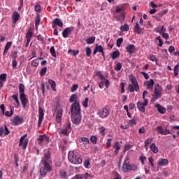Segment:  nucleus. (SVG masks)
I'll return each mask as SVG.
<instances>
[{"label": "nucleus", "instance_id": "nucleus-15", "mask_svg": "<svg viewBox=\"0 0 179 179\" xmlns=\"http://www.w3.org/2000/svg\"><path fill=\"white\" fill-rule=\"evenodd\" d=\"M126 50L129 55H133L136 50V47L133 44H130L127 46Z\"/></svg>", "mask_w": 179, "mask_h": 179}, {"label": "nucleus", "instance_id": "nucleus-5", "mask_svg": "<svg viewBox=\"0 0 179 179\" xmlns=\"http://www.w3.org/2000/svg\"><path fill=\"white\" fill-rule=\"evenodd\" d=\"M130 82H131V84H129V92L130 93H134L135 91L138 92L140 87L136 78L134 76L130 78Z\"/></svg>", "mask_w": 179, "mask_h": 179}, {"label": "nucleus", "instance_id": "nucleus-11", "mask_svg": "<svg viewBox=\"0 0 179 179\" xmlns=\"http://www.w3.org/2000/svg\"><path fill=\"white\" fill-rule=\"evenodd\" d=\"M148 100H144V102L142 103L141 101L137 102V109H138L139 111L142 113L145 112V106H148Z\"/></svg>", "mask_w": 179, "mask_h": 179}, {"label": "nucleus", "instance_id": "nucleus-39", "mask_svg": "<svg viewBox=\"0 0 179 179\" xmlns=\"http://www.w3.org/2000/svg\"><path fill=\"white\" fill-rule=\"evenodd\" d=\"M95 41V37H90L86 39V43L87 44H93Z\"/></svg>", "mask_w": 179, "mask_h": 179}, {"label": "nucleus", "instance_id": "nucleus-21", "mask_svg": "<svg viewBox=\"0 0 179 179\" xmlns=\"http://www.w3.org/2000/svg\"><path fill=\"white\" fill-rule=\"evenodd\" d=\"M157 129V132L162 135H167L168 134H170L169 131H165L162 126H158Z\"/></svg>", "mask_w": 179, "mask_h": 179}, {"label": "nucleus", "instance_id": "nucleus-8", "mask_svg": "<svg viewBox=\"0 0 179 179\" xmlns=\"http://www.w3.org/2000/svg\"><path fill=\"white\" fill-rule=\"evenodd\" d=\"M97 115L102 119L106 118L110 115V110L107 108H102L98 110Z\"/></svg>", "mask_w": 179, "mask_h": 179}, {"label": "nucleus", "instance_id": "nucleus-56", "mask_svg": "<svg viewBox=\"0 0 179 179\" xmlns=\"http://www.w3.org/2000/svg\"><path fill=\"white\" fill-rule=\"evenodd\" d=\"M136 120L135 119H133V120H129V125H130V126H134V125H136Z\"/></svg>", "mask_w": 179, "mask_h": 179}, {"label": "nucleus", "instance_id": "nucleus-57", "mask_svg": "<svg viewBox=\"0 0 179 179\" xmlns=\"http://www.w3.org/2000/svg\"><path fill=\"white\" fill-rule=\"evenodd\" d=\"M122 43H123V38H120L117 40V45L118 48H120Z\"/></svg>", "mask_w": 179, "mask_h": 179}, {"label": "nucleus", "instance_id": "nucleus-13", "mask_svg": "<svg viewBox=\"0 0 179 179\" xmlns=\"http://www.w3.org/2000/svg\"><path fill=\"white\" fill-rule=\"evenodd\" d=\"M27 136V134H25L22 136H21V138L20 140V145L19 146H21V148H22V149L24 150L28 145L29 141L27 139L24 138Z\"/></svg>", "mask_w": 179, "mask_h": 179}, {"label": "nucleus", "instance_id": "nucleus-29", "mask_svg": "<svg viewBox=\"0 0 179 179\" xmlns=\"http://www.w3.org/2000/svg\"><path fill=\"white\" fill-rule=\"evenodd\" d=\"M150 149L151 152H153L154 153H158L159 152V149L155 143H152V145L150 147Z\"/></svg>", "mask_w": 179, "mask_h": 179}, {"label": "nucleus", "instance_id": "nucleus-52", "mask_svg": "<svg viewBox=\"0 0 179 179\" xmlns=\"http://www.w3.org/2000/svg\"><path fill=\"white\" fill-rule=\"evenodd\" d=\"M169 12L168 9H165L162 10L159 13H158V15L159 17H163L164 15H166Z\"/></svg>", "mask_w": 179, "mask_h": 179}, {"label": "nucleus", "instance_id": "nucleus-6", "mask_svg": "<svg viewBox=\"0 0 179 179\" xmlns=\"http://www.w3.org/2000/svg\"><path fill=\"white\" fill-rule=\"evenodd\" d=\"M129 158L127 157L125 160L123 166L122 168L124 173H127L129 171H136L138 169L137 166L135 164H129Z\"/></svg>", "mask_w": 179, "mask_h": 179}, {"label": "nucleus", "instance_id": "nucleus-20", "mask_svg": "<svg viewBox=\"0 0 179 179\" xmlns=\"http://www.w3.org/2000/svg\"><path fill=\"white\" fill-rule=\"evenodd\" d=\"M13 23H17V22L20 20V15L18 13V12L15 11L13 13V16H12Z\"/></svg>", "mask_w": 179, "mask_h": 179}, {"label": "nucleus", "instance_id": "nucleus-48", "mask_svg": "<svg viewBox=\"0 0 179 179\" xmlns=\"http://www.w3.org/2000/svg\"><path fill=\"white\" fill-rule=\"evenodd\" d=\"M91 142L93 143V145H96L97 143V137L95 136H92L90 138Z\"/></svg>", "mask_w": 179, "mask_h": 179}, {"label": "nucleus", "instance_id": "nucleus-9", "mask_svg": "<svg viewBox=\"0 0 179 179\" xmlns=\"http://www.w3.org/2000/svg\"><path fill=\"white\" fill-rule=\"evenodd\" d=\"M72 131V127H71V122H67L64 125V127L60 131V134H62L65 136H69V134Z\"/></svg>", "mask_w": 179, "mask_h": 179}, {"label": "nucleus", "instance_id": "nucleus-49", "mask_svg": "<svg viewBox=\"0 0 179 179\" xmlns=\"http://www.w3.org/2000/svg\"><path fill=\"white\" fill-rule=\"evenodd\" d=\"M7 74L6 73H2L0 76V80L3 82L6 81Z\"/></svg>", "mask_w": 179, "mask_h": 179}, {"label": "nucleus", "instance_id": "nucleus-23", "mask_svg": "<svg viewBox=\"0 0 179 179\" xmlns=\"http://www.w3.org/2000/svg\"><path fill=\"white\" fill-rule=\"evenodd\" d=\"M13 43L12 42H8L5 46V50L3 51V57H6L8 51L10 50V48H11Z\"/></svg>", "mask_w": 179, "mask_h": 179}, {"label": "nucleus", "instance_id": "nucleus-51", "mask_svg": "<svg viewBox=\"0 0 179 179\" xmlns=\"http://www.w3.org/2000/svg\"><path fill=\"white\" fill-rule=\"evenodd\" d=\"M147 159V157L145 156H140L139 157V161L141 162L142 165H144L145 161Z\"/></svg>", "mask_w": 179, "mask_h": 179}, {"label": "nucleus", "instance_id": "nucleus-14", "mask_svg": "<svg viewBox=\"0 0 179 179\" xmlns=\"http://www.w3.org/2000/svg\"><path fill=\"white\" fill-rule=\"evenodd\" d=\"M169 164V161L168 159H159L157 162L158 166H166Z\"/></svg>", "mask_w": 179, "mask_h": 179}, {"label": "nucleus", "instance_id": "nucleus-43", "mask_svg": "<svg viewBox=\"0 0 179 179\" xmlns=\"http://www.w3.org/2000/svg\"><path fill=\"white\" fill-rule=\"evenodd\" d=\"M47 70H48L47 67H43L40 71L41 76H44L47 73Z\"/></svg>", "mask_w": 179, "mask_h": 179}, {"label": "nucleus", "instance_id": "nucleus-41", "mask_svg": "<svg viewBox=\"0 0 179 179\" xmlns=\"http://www.w3.org/2000/svg\"><path fill=\"white\" fill-rule=\"evenodd\" d=\"M120 29L122 31H127L129 30V27L127 24H125L124 25H122L121 27H120Z\"/></svg>", "mask_w": 179, "mask_h": 179}, {"label": "nucleus", "instance_id": "nucleus-24", "mask_svg": "<svg viewBox=\"0 0 179 179\" xmlns=\"http://www.w3.org/2000/svg\"><path fill=\"white\" fill-rule=\"evenodd\" d=\"M114 149H115V155H117L120 149H121V145L119 141L116 142L115 144L113 146Z\"/></svg>", "mask_w": 179, "mask_h": 179}, {"label": "nucleus", "instance_id": "nucleus-59", "mask_svg": "<svg viewBox=\"0 0 179 179\" xmlns=\"http://www.w3.org/2000/svg\"><path fill=\"white\" fill-rule=\"evenodd\" d=\"M91 53H92V50H91L90 48H89V47L86 48V55H87V57H89L90 56Z\"/></svg>", "mask_w": 179, "mask_h": 179}, {"label": "nucleus", "instance_id": "nucleus-22", "mask_svg": "<svg viewBox=\"0 0 179 179\" xmlns=\"http://www.w3.org/2000/svg\"><path fill=\"white\" fill-rule=\"evenodd\" d=\"M155 108H157L158 112L161 114H164L166 112V109L162 107L160 104H156Z\"/></svg>", "mask_w": 179, "mask_h": 179}, {"label": "nucleus", "instance_id": "nucleus-19", "mask_svg": "<svg viewBox=\"0 0 179 179\" xmlns=\"http://www.w3.org/2000/svg\"><path fill=\"white\" fill-rule=\"evenodd\" d=\"M48 83L51 86V89L52 91L54 92H57V83L55 80H52V79H48Z\"/></svg>", "mask_w": 179, "mask_h": 179}, {"label": "nucleus", "instance_id": "nucleus-55", "mask_svg": "<svg viewBox=\"0 0 179 179\" xmlns=\"http://www.w3.org/2000/svg\"><path fill=\"white\" fill-rule=\"evenodd\" d=\"M122 68V64L120 62H118L115 69V71H120Z\"/></svg>", "mask_w": 179, "mask_h": 179}, {"label": "nucleus", "instance_id": "nucleus-64", "mask_svg": "<svg viewBox=\"0 0 179 179\" xmlns=\"http://www.w3.org/2000/svg\"><path fill=\"white\" fill-rule=\"evenodd\" d=\"M10 134V131L8 130V127L5 126V129H4V135L7 136Z\"/></svg>", "mask_w": 179, "mask_h": 179}, {"label": "nucleus", "instance_id": "nucleus-47", "mask_svg": "<svg viewBox=\"0 0 179 179\" xmlns=\"http://www.w3.org/2000/svg\"><path fill=\"white\" fill-rule=\"evenodd\" d=\"M79 87V85H78V84H73L71 87V92L72 93L76 92V90H78V87Z\"/></svg>", "mask_w": 179, "mask_h": 179}, {"label": "nucleus", "instance_id": "nucleus-36", "mask_svg": "<svg viewBox=\"0 0 179 179\" xmlns=\"http://www.w3.org/2000/svg\"><path fill=\"white\" fill-rule=\"evenodd\" d=\"M50 52L53 57L57 58V54L54 46L50 48Z\"/></svg>", "mask_w": 179, "mask_h": 179}, {"label": "nucleus", "instance_id": "nucleus-40", "mask_svg": "<svg viewBox=\"0 0 179 179\" xmlns=\"http://www.w3.org/2000/svg\"><path fill=\"white\" fill-rule=\"evenodd\" d=\"M156 40H157L159 41V44H158V46L162 48L163 45H164V41L162 39L161 36H157L156 38Z\"/></svg>", "mask_w": 179, "mask_h": 179}, {"label": "nucleus", "instance_id": "nucleus-50", "mask_svg": "<svg viewBox=\"0 0 179 179\" xmlns=\"http://www.w3.org/2000/svg\"><path fill=\"white\" fill-rule=\"evenodd\" d=\"M150 59L151 62H157L158 61L156 55H150Z\"/></svg>", "mask_w": 179, "mask_h": 179}, {"label": "nucleus", "instance_id": "nucleus-10", "mask_svg": "<svg viewBox=\"0 0 179 179\" xmlns=\"http://www.w3.org/2000/svg\"><path fill=\"white\" fill-rule=\"evenodd\" d=\"M44 110L41 106L38 107V127H40L41 126V124L44 120Z\"/></svg>", "mask_w": 179, "mask_h": 179}, {"label": "nucleus", "instance_id": "nucleus-7", "mask_svg": "<svg viewBox=\"0 0 179 179\" xmlns=\"http://www.w3.org/2000/svg\"><path fill=\"white\" fill-rule=\"evenodd\" d=\"M162 90H163V88L159 84H157L155 86L154 94L152 95L155 100H157L158 99L162 97Z\"/></svg>", "mask_w": 179, "mask_h": 179}, {"label": "nucleus", "instance_id": "nucleus-33", "mask_svg": "<svg viewBox=\"0 0 179 179\" xmlns=\"http://www.w3.org/2000/svg\"><path fill=\"white\" fill-rule=\"evenodd\" d=\"M119 57H120V52H119V50H116V51L113 52L112 55H111V58L113 60L116 59Z\"/></svg>", "mask_w": 179, "mask_h": 179}, {"label": "nucleus", "instance_id": "nucleus-63", "mask_svg": "<svg viewBox=\"0 0 179 179\" xmlns=\"http://www.w3.org/2000/svg\"><path fill=\"white\" fill-rule=\"evenodd\" d=\"M73 179H83V175L77 174L73 178Z\"/></svg>", "mask_w": 179, "mask_h": 179}, {"label": "nucleus", "instance_id": "nucleus-35", "mask_svg": "<svg viewBox=\"0 0 179 179\" xmlns=\"http://www.w3.org/2000/svg\"><path fill=\"white\" fill-rule=\"evenodd\" d=\"M173 72H174V76H178V74H179V63H178L175 67H174V69H173Z\"/></svg>", "mask_w": 179, "mask_h": 179}, {"label": "nucleus", "instance_id": "nucleus-16", "mask_svg": "<svg viewBox=\"0 0 179 179\" xmlns=\"http://www.w3.org/2000/svg\"><path fill=\"white\" fill-rule=\"evenodd\" d=\"M23 122H24L23 118L20 117L19 116H16L13 119L12 124L17 126V125L21 124L22 123H23Z\"/></svg>", "mask_w": 179, "mask_h": 179}, {"label": "nucleus", "instance_id": "nucleus-45", "mask_svg": "<svg viewBox=\"0 0 179 179\" xmlns=\"http://www.w3.org/2000/svg\"><path fill=\"white\" fill-rule=\"evenodd\" d=\"M62 116H63V110H62V109L58 110H57V114H56V117L62 119Z\"/></svg>", "mask_w": 179, "mask_h": 179}, {"label": "nucleus", "instance_id": "nucleus-17", "mask_svg": "<svg viewBox=\"0 0 179 179\" xmlns=\"http://www.w3.org/2000/svg\"><path fill=\"white\" fill-rule=\"evenodd\" d=\"M155 85V81L153 79H150L149 81H147L144 83V85L146 86L148 90H153V87Z\"/></svg>", "mask_w": 179, "mask_h": 179}, {"label": "nucleus", "instance_id": "nucleus-42", "mask_svg": "<svg viewBox=\"0 0 179 179\" xmlns=\"http://www.w3.org/2000/svg\"><path fill=\"white\" fill-rule=\"evenodd\" d=\"M39 65V62L37 59L32 60L31 66L32 67H38Z\"/></svg>", "mask_w": 179, "mask_h": 179}, {"label": "nucleus", "instance_id": "nucleus-2", "mask_svg": "<svg viewBox=\"0 0 179 179\" xmlns=\"http://www.w3.org/2000/svg\"><path fill=\"white\" fill-rule=\"evenodd\" d=\"M71 120L73 124H79L82 122L80 115V103H73L71 106Z\"/></svg>", "mask_w": 179, "mask_h": 179}, {"label": "nucleus", "instance_id": "nucleus-18", "mask_svg": "<svg viewBox=\"0 0 179 179\" xmlns=\"http://www.w3.org/2000/svg\"><path fill=\"white\" fill-rule=\"evenodd\" d=\"M37 141L39 145H41V143L43 142V141H45V142H49V137L45 136V135H43V136H40L38 137V138L37 139Z\"/></svg>", "mask_w": 179, "mask_h": 179}, {"label": "nucleus", "instance_id": "nucleus-3", "mask_svg": "<svg viewBox=\"0 0 179 179\" xmlns=\"http://www.w3.org/2000/svg\"><path fill=\"white\" fill-rule=\"evenodd\" d=\"M68 159L73 164L78 165L82 164V157L76 150L69 151Z\"/></svg>", "mask_w": 179, "mask_h": 179}, {"label": "nucleus", "instance_id": "nucleus-58", "mask_svg": "<svg viewBox=\"0 0 179 179\" xmlns=\"http://www.w3.org/2000/svg\"><path fill=\"white\" fill-rule=\"evenodd\" d=\"M12 98L15 100V101L16 102V103H17V105L20 104V101H19V99H18V95H13V96H12Z\"/></svg>", "mask_w": 179, "mask_h": 179}, {"label": "nucleus", "instance_id": "nucleus-37", "mask_svg": "<svg viewBox=\"0 0 179 179\" xmlns=\"http://www.w3.org/2000/svg\"><path fill=\"white\" fill-rule=\"evenodd\" d=\"M68 53L76 57L78 55H79V50H69Z\"/></svg>", "mask_w": 179, "mask_h": 179}, {"label": "nucleus", "instance_id": "nucleus-32", "mask_svg": "<svg viewBox=\"0 0 179 179\" xmlns=\"http://www.w3.org/2000/svg\"><path fill=\"white\" fill-rule=\"evenodd\" d=\"M142 31V29L141 27L139 26L138 23H136V26L134 27V32L141 34Z\"/></svg>", "mask_w": 179, "mask_h": 179}, {"label": "nucleus", "instance_id": "nucleus-61", "mask_svg": "<svg viewBox=\"0 0 179 179\" xmlns=\"http://www.w3.org/2000/svg\"><path fill=\"white\" fill-rule=\"evenodd\" d=\"M125 85L124 83H121V84H120V87H121V90H122V91H121L122 94L124 93V92H125V90H124L125 85Z\"/></svg>", "mask_w": 179, "mask_h": 179}, {"label": "nucleus", "instance_id": "nucleus-4", "mask_svg": "<svg viewBox=\"0 0 179 179\" xmlns=\"http://www.w3.org/2000/svg\"><path fill=\"white\" fill-rule=\"evenodd\" d=\"M25 87L23 83H20L19 86L20 97L21 100V104L22 108L26 109L27 105L29 103V99L27 98L26 94H24Z\"/></svg>", "mask_w": 179, "mask_h": 179}, {"label": "nucleus", "instance_id": "nucleus-53", "mask_svg": "<svg viewBox=\"0 0 179 179\" xmlns=\"http://www.w3.org/2000/svg\"><path fill=\"white\" fill-rule=\"evenodd\" d=\"M105 131H106V128H105L104 127H100V129H99V133H100L103 136H104L106 135Z\"/></svg>", "mask_w": 179, "mask_h": 179}, {"label": "nucleus", "instance_id": "nucleus-44", "mask_svg": "<svg viewBox=\"0 0 179 179\" xmlns=\"http://www.w3.org/2000/svg\"><path fill=\"white\" fill-rule=\"evenodd\" d=\"M148 162L150 164L151 168H155L154 158L152 157L148 158Z\"/></svg>", "mask_w": 179, "mask_h": 179}, {"label": "nucleus", "instance_id": "nucleus-1", "mask_svg": "<svg viewBox=\"0 0 179 179\" xmlns=\"http://www.w3.org/2000/svg\"><path fill=\"white\" fill-rule=\"evenodd\" d=\"M43 153L44 157L41 159V163L43 165V167L40 169V174L41 176H46L47 173L51 172L52 169L49 163L51 159V152L49 150H45Z\"/></svg>", "mask_w": 179, "mask_h": 179}, {"label": "nucleus", "instance_id": "nucleus-31", "mask_svg": "<svg viewBox=\"0 0 179 179\" xmlns=\"http://www.w3.org/2000/svg\"><path fill=\"white\" fill-rule=\"evenodd\" d=\"M153 139L152 138H148L144 141V148H146V150H148V145H150V143L152 142Z\"/></svg>", "mask_w": 179, "mask_h": 179}, {"label": "nucleus", "instance_id": "nucleus-46", "mask_svg": "<svg viewBox=\"0 0 179 179\" xmlns=\"http://www.w3.org/2000/svg\"><path fill=\"white\" fill-rule=\"evenodd\" d=\"M59 175L61 176V178L65 179L67 176V173L65 171H61L59 172Z\"/></svg>", "mask_w": 179, "mask_h": 179}, {"label": "nucleus", "instance_id": "nucleus-34", "mask_svg": "<svg viewBox=\"0 0 179 179\" xmlns=\"http://www.w3.org/2000/svg\"><path fill=\"white\" fill-rule=\"evenodd\" d=\"M81 141L83 142V145L85 148H87V145H89V143H90L89 139L86 137H82Z\"/></svg>", "mask_w": 179, "mask_h": 179}, {"label": "nucleus", "instance_id": "nucleus-27", "mask_svg": "<svg viewBox=\"0 0 179 179\" xmlns=\"http://www.w3.org/2000/svg\"><path fill=\"white\" fill-rule=\"evenodd\" d=\"M122 11H123V8H120V7H117L116 10H115L116 13L121 12L120 17L119 18L120 19H122L124 20V18H125V15H124V13Z\"/></svg>", "mask_w": 179, "mask_h": 179}, {"label": "nucleus", "instance_id": "nucleus-54", "mask_svg": "<svg viewBox=\"0 0 179 179\" xmlns=\"http://www.w3.org/2000/svg\"><path fill=\"white\" fill-rule=\"evenodd\" d=\"M88 98H85L84 101L83 102V106L85 108L88 107Z\"/></svg>", "mask_w": 179, "mask_h": 179}, {"label": "nucleus", "instance_id": "nucleus-25", "mask_svg": "<svg viewBox=\"0 0 179 179\" xmlns=\"http://www.w3.org/2000/svg\"><path fill=\"white\" fill-rule=\"evenodd\" d=\"M52 23H55V24L60 27H63L64 26L63 22L59 18H55Z\"/></svg>", "mask_w": 179, "mask_h": 179}, {"label": "nucleus", "instance_id": "nucleus-28", "mask_svg": "<svg viewBox=\"0 0 179 179\" xmlns=\"http://www.w3.org/2000/svg\"><path fill=\"white\" fill-rule=\"evenodd\" d=\"M69 102L70 103H75V102H79L78 101V95L76 94H73L70 98H69Z\"/></svg>", "mask_w": 179, "mask_h": 179}, {"label": "nucleus", "instance_id": "nucleus-12", "mask_svg": "<svg viewBox=\"0 0 179 179\" xmlns=\"http://www.w3.org/2000/svg\"><path fill=\"white\" fill-rule=\"evenodd\" d=\"M73 31H75L74 27H69L66 28L62 32V37H64V38H67V37H69V35L71 34Z\"/></svg>", "mask_w": 179, "mask_h": 179}, {"label": "nucleus", "instance_id": "nucleus-60", "mask_svg": "<svg viewBox=\"0 0 179 179\" xmlns=\"http://www.w3.org/2000/svg\"><path fill=\"white\" fill-rule=\"evenodd\" d=\"M13 110H11L10 111V113L9 111H6V113H4V115L6 116V117H11L13 115Z\"/></svg>", "mask_w": 179, "mask_h": 179}, {"label": "nucleus", "instance_id": "nucleus-26", "mask_svg": "<svg viewBox=\"0 0 179 179\" xmlns=\"http://www.w3.org/2000/svg\"><path fill=\"white\" fill-rule=\"evenodd\" d=\"M103 48L101 45H96V48L93 51V54L95 55L97 52L101 53V52H103Z\"/></svg>", "mask_w": 179, "mask_h": 179}, {"label": "nucleus", "instance_id": "nucleus-62", "mask_svg": "<svg viewBox=\"0 0 179 179\" xmlns=\"http://www.w3.org/2000/svg\"><path fill=\"white\" fill-rule=\"evenodd\" d=\"M34 10H35L36 12H41V6H40V5H36V6H35V7H34Z\"/></svg>", "mask_w": 179, "mask_h": 179}, {"label": "nucleus", "instance_id": "nucleus-30", "mask_svg": "<svg viewBox=\"0 0 179 179\" xmlns=\"http://www.w3.org/2000/svg\"><path fill=\"white\" fill-rule=\"evenodd\" d=\"M33 37V31H31V29L29 28L28 30H27V40H31V38Z\"/></svg>", "mask_w": 179, "mask_h": 179}, {"label": "nucleus", "instance_id": "nucleus-38", "mask_svg": "<svg viewBox=\"0 0 179 179\" xmlns=\"http://www.w3.org/2000/svg\"><path fill=\"white\" fill-rule=\"evenodd\" d=\"M166 31V29L164 27V26H162L161 29L159 27L157 28V32L161 34L163 33H165Z\"/></svg>", "mask_w": 179, "mask_h": 179}]
</instances>
